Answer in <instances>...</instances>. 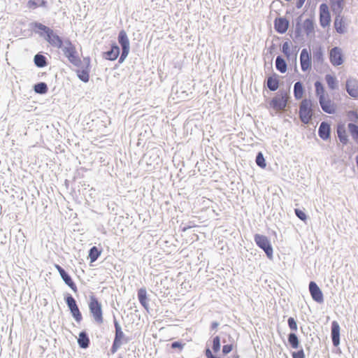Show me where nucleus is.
Wrapping results in <instances>:
<instances>
[{
  "instance_id": "nucleus-6",
  "label": "nucleus",
  "mask_w": 358,
  "mask_h": 358,
  "mask_svg": "<svg viewBox=\"0 0 358 358\" xmlns=\"http://www.w3.org/2000/svg\"><path fill=\"white\" fill-rule=\"evenodd\" d=\"M255 241L256 244L265 252L268 258L272 257L273 248L270 244L269 240L266 236L260 234H256L255 236Z\"/></svg>"
},
{
  "instance_id": "nucleus-41",
  "label": "nucleus",
  "mask_w": 358,
  "mask_h": 358,
  "mask_svg": "<svg viewBox=\"0 0 358 358\" xmlns=\"http://www.w3.org/2000/svg\"><path fill=\"white\" fill-rule=\"evenodd\" d=\"M347 117L351 123H357L358 122V113L356 111L350 110L348 111L346 114Z\"/></svg>"
},
{
  "instance_id": "nucleus-19",
  "label": "nucleus",
  "mask_w": 358,
  "mask_h": 358,
  "mask_svg": "<svg viewBox=\"0 0 358 358\" xmlns=\"http://www.w3.org/2000/svg\"><path fill=\"white\" fill-rule=\"evenodd\" d=\"M119 55L120 48L116 43H113L110 50L103 53V57L108 60L114 61L118 57Z\"/></svg>"
},
{
  "instance_id": "nucleus-24",
  "label": "nucleus",
  "mask_w": 358,
  "mask_h": 358,
  "mask_svg": "<svg viewBox=\"0 0 358 358\" xmlns=\"http://www.w3.org/2000/svg\"><path fill=\"white\" fill-rule=\"evenodd\" d=\"M90 62H87V66L85 69L77 70V76L83 82L87 83L90 79Z\"/></svg>"
},
{
  "instance_id": "nucleus-20",
  "label": "nucleus",
  "mask_w": 358,
  "mask_h": 358,
  "mask_svg": "<svg viewBox=\"0 0 358 358\" xmlns=\"http://www.w3.org/2000/svg\"><path fill=\"white\" fill-rule=\"evenodd\" d=\"M330 7L333 13L341 14L345 4L344 0H329Z\"/></svg>"
},
{
  "instance_id": "nucleus-10",
  "label": "nucleus",
  "mask_w": 358,
  "mask_h": 358,
  "mask_svg": "<svg viewBox=\"0 0 358 358\" xmlns=\"http://www.w3.org/2000/svg\"><path fill=\"white\" fill-rule=\"evenodd\" d=\"M300 63L303 71H307L311 69V55L306 48L303 49L301 52Z\"/></svg>"
},
{
  "instance_id": "nucleus-8",
  "label": "nucleus",
  "mask_w": 358,
  "mask_h": 358,
  "mask_svg": "<svg viewBox=\"0 0 358 358\" xmlns=\"http://www.w3.org/2000/svg\"><path fill=\"white\" fill-rule=\"evenodd\" d=\"M320 23L322 27L329 26L331 22V15L329 6L327 3H322L320 6Z\"/></svg>"
},
{
  "instance_id": "nucleus-9",
  "label": "nucleus",
  "mask_w": 358,
  "mask_h": 358,
  "mask_svg": "<svg viewBox=\"0 0 358 358\" xmlns=\"http://www.w3.org/2000/svg\"><path fill=\"white\" fill-rule=\"evenodd\" d=\"M329 60L333 66H340L343 63V55L340 48H333L329 52Z\"/></svg>"
},
{
  "instance_id": "nucleus-46",
  "label": "nucleus",
  "mask_w": 358,
  "mask_h": 358,
  "mask_svg": "<svg viewBox=\"0 0 358 358\" xmlns=\"http://www.w3.org/2000/svg\"><path fill=\"white\" fill-rule=\"evenodd\" d=\"M185 345V343H182L181 342L175 341L171 343V348L172 349H177L178 350V352H180L183 350Z\"/></svg>"
},
{
  "instance_id": "nucleus-43",
  "label": "nucleus",
  "mask_w": 358,
  "mask_h": 358,
  "mask_svg": "<svg viewBox=\"0 0 358 358\" xmlns=\"http://www.w3.org/2000/svg\"><path fill=\"white\" fill-rule=\"evenodd\" d=\"M313 58L315 60H316L317 62H321L323 60V52L321 48H318L314 52H313Z\"/></svg>"
},
{
  "instance_id": "nucleus-45",
  "label": "nucleus",
  "mask_w": 358,
  "mask_h": 358,
  "mask_svg": "<svg viewBox=\"0 0 358 358\" xmlns=\"http://www.w3.org/2000/svg\"><path fill=\"white\" fill-rule=\"evenodd\" d=\"M234 348L235 345L234 343L224 345L222 347V354L224 355L229 354L234 350Z\"/></svg>"
},
{
  "instance_id": "nucleus-52",
  "label": "nucleus",
  "mask_w": 358,
  "mask_h": 358,
  "mask_svg": "<svg viewBox=\"0 0 358 358\" xmlns=\"http://www.w3.org/2000/svg\"><path fill=\"white\" fill-rule=\"evenodd\" d=\"M304 1H305V0H299L298 3H297V7L298 8L301 7V6L303 4Z\"/></svg>"
},
{
  "instance_id": "nucleus-32",
  "label": "nucleus",
  "mask_w": 358,
  "mask_h": 358,
  "mask_svg": "<svg viewBox=\"0 0 358 358\" xmlns=\"http://www.w3.org/2000/svg\"><path fill=\"white\" fill-rule=\"evenodd\" d=\"M303 29L307 35L314 32V22L313 19H306L303 22Z\"/></svg>"
},
{
  "instance_id": "nucleus-30",
  "label": "nucleus",
  "mask_w": 358,
  "mask_h": 358,
  "mask_svg": "<svg viewBox=\"0 0 358 358\" xmlns=\"http://www.w3.org/2000/svg\"><path fill=\"white\" fill-rule=\"evenodd\" d=\"M78 343L79 346L82 348H88L90 345V339L85 332L82 331L79 334Z\"/></svg>"
},
{
  "instance_id": "nucleus-3",
  "label": "nucleus",
  "mask_w": 358,
  "mask_h": 358,
  "mask_svg": "<svg viewBox=\"0 0 358 358\" xmlns=\"http://www.w3.org/2000/svg\"><path fill=\"white\" fill-rule=\"evenodd\" d=\"M313 103L309 99H304L299 105V115L301 121L304 124H308L313 115Z\"/></svg>"
},
{
  "instance_id": "nucleus-18",
  "label": "nucleus",
  "mask_w": 358,
  "mask_h": 358,
  "mask_svg": "<svg viewBox=\"0 0 358 358\" xmlns=\"http://www.w3.org/2000/svg\"><path fill=\"white\" fill-rule=\"evenodd\" d=\"M331 337L334 345L338 346L340 343V327L336 321L331 324Z\"/></svg>"
},
{
  "instance_id": "nucleus-26",
  "label": "nucleus",
  "mask_w": 358,
  "mask_h": 358,
  "mask_svg": "<svg viewBox=\"0 0 358 358\" xmlns=\"http://www.w3.org/2000/svg\"><path fill=\"white\" fill-rule=\"evenodd\" d=\"M267 87L271 91H275L279 87V80L275 74L267 78Z\"/></svg>"
},
{
  "instance_id": "nucleus-39",
  "label": "nucleus",
  "mask_w": 358,
  "mask_h": 358,
  "mask_svg": "<svg viewBox=\"0 0 358 358\" xmlns=\"http://www.w3.org/2000/svg\"><path fill=\"white\" fill-rule=\"evenodd\" d=\"M212 349L215 353H217L220 350V337L219 336H215L213 338L212 341Z\"/></svg>"
},
{
  "instance_id": "nucleus-1",
  "label": "nucleus",
  "mask_w": 358,
  "mask_h": 358,
  "mask_svg": "<svg viewBox=\"0 0 358 358\" xmlns=\"http://www.w3.org/2000/svg\"><path fill=\"white\" fill-rule=\"evenodd\" d=\"M289 99V93L282 91L275 94L268 103V108L272 109L275 113L285 110Z\"/></svg>"
},
{
  "instance_id": "nucleus-34",
  "label": "nucleus",
  "mask_w": 358,
  "mask_h": 358,
  "mask_svg": "<svg viewBox=\"0 0 358 358\" xmlns=\"http://www.w3.org/2000/svg\"><path fill=\"white\" fill-rule=\"evenodd\" d=\"M348 127L353 140L358 143V126L349 123Z\"/></svg>"
},
{
  "instance_id": "nucleus-14",
  "label": "nucleus",
  "mask_w": 358,
  "mask_h": 358,
  "mask_svg": "<svg viewBox=\"0 0 358 358\" xmlns=\"http://www.w3.org/2000/svg\"><path fill=\"white\" fill-rule=\"evenodd\" d=\"M320 104L322 109L327 113L333 114L336 112V106L334 102L331 101L329 96H325L323 99H320Z\"/></svg>"
},
{
  "instance_id": "nucleus-53",
  "label": "nucleus",
  "mask_w": 358,
  "mask_h": 358,
  "mask_svg": "<svg viewBox=\"0 0 358 358\" xmlns=\"http://www.w3.org/2000/svg\"><path fill=\"white\" fill-rule=\"evenodd\" d=\"M233 358H239V356L238 355H236L234 356Z\"/></svg>"
},
{
  "instance_id": "nucleus-49",
  "label": "nucleus",
  "mask_w": 358,
  "mask_h": 358,
  "mask_svg": "<svg viewBox=\"0 0 358 358\" xmlns=\"http://www.w3.org/2000/svg\"><path fill=\"white\" fill-rule=\"evenodd\" d=\"M36 27L39 29V30H41L45 32V35L51 30L50 28H49L48 27H46L45 25L44 24H38L36 25Z\"/></svg>"
},
{
  "instance_id": "nucleus-11",
  "label": "nucleus",
  "mask_w": 358,
  "mask_h": 358,
  "mask_svg": "<svg viewBox=\"0 0 358 358\" xmlns=\"http://www.w3.org/2000/svg\"><path fill=\"white\" fill-rule=\"evenodd\" d=\"M45 38L51 46L57 48H62L64 42L62 38L55 33L52 29L46 34Z\"/></svg>"
},
{
  "instance_id": "nucleus-33",
  "label": "nucleus",
  "mask_w": 358,
  "mask_h": 358,
  "mask_svg": "<svg viewBox=\"0 0 358 358\" xmlns=\"http://www.w3.org/2000/svg\"><path fill=\"white\" fill-rule=\"evenodd\" d=\"M101 254V250H99L96 246H93L89 252V258L90 262H95Z\"/></svg>"
},
{
  "instance_id": "nucleus-21",
  "label": "nucleus",
  "mask_w": 358,
  "mask_h": 358,
  "mask_svg": "<svg viewBox=\"0 0 358 358\" xmlns=\"http://www.w3.org/2000/svg\"><path fill=\"white\" fill-rule=\"evenodd\" d=\"M319 136L323 140H327L330 135V126L327 122H322L319 128Z\"/></svg>"
},
{
  "instance_id": "nucleus-54",
  "label": "nucleus",
  "mask_w": 358,
  "mask_h": 358,
  "mask_svg": "<svg viewBox=\"0 0 358 358\" xmlns=\"http://www.w3.org/2000/svg\"><path fill=\"white\" fill-rule=\"evenodd\" d=\"M120 358H122V357H120Z\"/></svg>"
},
{
  "instance_id": "nucleus-25",
  "label": "nucleus",
  "mask_w": 358,
  "mask_h": 358,
  "mask_svg": "<svg viewBox=\"0 0 358 358\" xmlns=\"http://www.w3.org/2000/svg\"><path fill=\"white\" fill-rule=\"evenodd\" d=\"M337 134L340 141L343 144H346L348 141V138L344 124H341L338 125Z\"/></svg>"
},
{
  "instance_id": "nucleus-31",
  "label": "nucleus",
  "mask_w": 358,
  "mask_h": 358,
  "mask_svg": "<svg viewBox=\"0 0 358 358\" xmlns=\"http://www.w3.org/2000/svg\"><path fill=\"white\" fill-rule=\"evenodd\" d=\"M275 67L276 69L282 73L287 71V66L285 60L280 56L277 57L275 59Z\"/></svg>"
},
{
  "instance_id": "nucleus-28",
  "label": "nucleus",
  "mask_w": 358,
  "mask_h": 358,
  "mask_svg": "<svg viewBox=\"0 0 358 358\" xmlns=\"http://www.w3.org/2000/svg\"><path fill=\"white\" fill-rule=\"evenodd\" d=\"M315 94L318 97V99H323L328 94L325 92V89L320 81H316L315 83Z\"/></svg>"
},
{
  "instance_id": "nucleus-50",
  "label": "nucleus",
  "mask_w": 358,
  "mask_h": 358,
  "mask_svg": "<svg viewBox=\"0 0 358 358\" xmlns=\"http://www.w3.org/2000/svg\"><path fill=\"white\" fill-rule=\"evenodd\" d=\"M293 358H305V355L303 350L292 353Z\"/></svg>"
},
{
  "instance_id": "nucleus-37",
  "label": "nucleus",
  "mask_w": 358,
  "mask_h": 358,
  "mask_svg": "<svg viewBox=\"0 0 358 358\" xmlns=\"http://www.w3.org/2000/svg\"><path fill=\"white\" fill-rule=\"evenodd\" d=\"M70 311L75 320L78 323H80L83 320V316L78 306H77L76 307L71 308Z\"/></svg>"
},
{
  "instance_id": "nucleus-40",
  "label": "nucleus",
  "mask_w": 358,
  "mask_h": 358,
  "mask_svg": "<svg viewBox=\"0 0 358 358\" xmlns=\"http://www.w3.org/2000/svg\"><path fill=\"white\" fill-rule=\"evenodd\" d=\"M34 90L38 94H45L48 92V87L45 83H40L34 86Z\"/></svg>"
},
{
  "instance_id": "nucleus-36",
  "label": "nucleus",
  "mask_w": 358,
  "mask_h": 358,
  "mask_svg": "<svg viewBox=\"0 0 358 358\" xmlns=\"http://www.w3.org/2000/svg\"><path fill=\"white\" fill-rule=\"evenodd\" d=\"M325 80L327 83V85L328 87L331 89V90H334L337 87V80H336V78L335 77H334L333 76L331 75H326L325 76Z\"/></svg>"
},
{
  "instance_id": "nucleus-12",
  "label": "nucleus",
  "mask_w": 358,
  "mask_h": 358,
  "mask_svg": "<svg viewBox=\"0 0 358 358\" xmlns=\"http://www.w3.org/2000/svg\"><path fill=\"white\" fill-rule=\"evenodd\" d=\"M55 267L59 273L64 282L74 292H77L78 288L71 276L59 265L55 264Z\"/></svg>"
},
{
  "instance_id": "nucleus-13",
  "label": "nucleus",
  "mask_w": 358,
  "mask_h": 358,
  "mask_svg": "<svg viewBox=\"0 0 358 358\" xmlns=\"http://www.w3.org/2000/svg\"><path fill=\"white\" fill-rule=\"evenodd\" d=\"M309 291L313 299L318 303L323 302V294L317 285L311 281L309 284Z\"/></svg>"
},
{
  "instance_id": "nucleus-23",
  "label": "nucleus",
  "mask_w": 358,
  "mask_h": 358,
  "mask_svg": "<svg viewBox=\"0 0 358 358\" xmlns=\"http://www.w3.org/2000/svg\"><path fill=\"white\" fill-rule=\"evenodd\" d=\"M334 27L339 34H343L346 30L345 22L340 14H338V16L335 18Z\"/></svg>"
},
{
  "instance_id": "nucleus-35",
  "label": "nucleus",
  "mask_w": 358,
  "mask_h": 358,
  "mask_svg": "<svg viewBox=\"0 0 358 358\" xmlns=\"http://www.w3.org/2000/svg\"><path fill=\"white\" fill-rule=\"evenodd\" d=\"M34 63L38 67H44L47 65L46 58L42 55L37 54L34 57Z\"/></svg>"
},
{
  "instance_id": "nucleus-2",
  "label": "nucleus",
  "mask_w": 358,
  "mask_h": 358,
  "mask_svg": "<svg viewBox=\"0 0 358 358\" xmlns=\"http://www.w3.org/2000/svg\"><path fill=\"white\" fill-rule=\"evenodd\" d=\"M89 310L93 317L94 322L98 324H101L103 322V315L102 310V305L98 299L94 295L90 296V301L88 303Z\"/></svg>"
},
{
  "instance_id": "nucleus-38",
  "label": "nucleus",
  "mask_w": 358,
  "mask_h": 358,
  "mask_svg": "<svg viewBox=\"0 0 358 358\" xmlns=\"http://www.w3.org/2000/svg\"><path fill=\"white\" fill-rule=\"evenodd\" d=\"M288 342L293 348L299 347V339L295 334H289L288 336Z\"/></svg>"
},
{
  "instance_id": "nucleus-15",
  "label": "nucleus",
  "mask_w": 358,
  "mask_h": 358,
  "mask_svg": "<svg viewBox=\"0 0 358 358\" xmlns=\"http://www.w3.org/2000/svg\"><path fill=\"white\" fill-rule=\"evenodd\" d=\"M346 90L352 97H358V80L354 78L348 80L346 83Z\"/></svg>"
},
{
  "instance_id": "nucleus-47",
  "label": "nucleus",
  "mask_w": 358,
  "mask_h": 358,
  "mask_svg": "<svg viewBox=\"0 0 358 358\" xmlns=\"http://www.w3.org/2000/svg\"><path fill=\"white\" fill-rule=\"evenodd\" d=\"M288 325L290 329L292 331H297V324L294 319L293 317H289L288 319Z\"/></svg>"
},
{
  "instance_id": "nucleus-4",
  "label": "nucleus",
  "mask_w": 358,
  "mask_h": 358,
  "mask_svg": "<svg viewBox=\"0 0 358 358\" xmlns=\"http://www.w3.org/2000/svg\"><path fill=\"white\" fill-rule=\"evenodd\" d=\"M62 51L69 61L74 65H78L80 59L78 55L76 46L70 40L64 41L62 45Z\"/></svg>"
},
{
  "instance_id": "nucleus-7",
  "label": "nucleus",
  "mask_w": 358,
  "mask_h": 358,
  "mask_svg": "<svg viewBox=\"0 0 358 358\" xmlns=\"http://www.w3.org/2000/svg\"><path fill=\"white\" fill-rule=\"evenodd\" d=\"M114 326L115 328V335L113 343L111 348L112 353H115L122 344V341L124 337V334L122 330L121 326L116 319L114 320Z\"/></svg>"
},
{
  "instance_id": "nucleus-27",
  "label": "nucleus",
  "mask_w": 358,
  "mask_h": 358,
  "mask_svg": "<svg viewBox=\"0 0 358 358\" xmlns=\"http://www.w3.org/2000/svg\"><path fill=\"white\" fill-rule=\"evenodd\" d=\"M304 94V87L301 82H296L294 85V96L296 100L302 99Z\"/></svg>"
},
{
  "instance_id": "nucleus-51",
  "label": "nucleus",
  "mask_w": 358,
  "mask_h": 358,
  "mask_svg": "<svg viewBox=\"0 0 358 358\" xmlns=\"http://www.w3.org/2000/svg\"><path fill=\"white\" fill-rule=\"evenodd\" d=\"M219 326V323L217 322H213L211 323L210 327L212 329H216Z\"/></svg>"
},
{
  "instance_id": "nucleus-5",
  "label": "nucleus",
  "mask_w": 358,
  "mask_h": 358,
  "mask_svg": "<svg viewBox=\"0 0 358 358\" xmlns=\"http://www.w3.org/2000/svg\"><path fill=\"white\" fill-rule=\"evenodd\" d=\"M118 43L122 47V54L119 59V62L122 63L128 56L130 50L129 40L124 30H121L118 34Z\"/></svg>"
},
{
  "instance_id": "nucleus-42",
  "label": "nucleus",
  "mask_w": 358,
  "mask_h": 358,
  "mask_svg": "<svg viewBox=\"0 0 358 358\" xmlns=\"http://www.w3.org/2000/svg\"><path fill=\"white\" fill-rule=\"evenodd\" d=\"M256 163L257 164L260 166L261 168H265L266 166V164L265 162L264 157L263 156V154L262 152H259L256 157Z\"/></svg>"
},
{
  "instance_id": "nucleus-48",
  "label": "nucleus",
  "mask_w": 358,
  "mask_h": 358,
  "mask_svg": "<svg viewBox=\"0 0 358 358\" xmlns=\"http://www.w3.org/2000/svg\"><path fill=\"white\" fill-rule=\"evenodd\" d=\"M296 215L301 220L306 221L307 219L306 214L300 209H295Z\"/></svg>"
},
{
  "instance_id": "nucleus-44",
  "label": "nucleus",
  "mask_w": 358,
  "mask_h": 358,
  "mask_svg": "<svg viewBox=\"0 0 358 358\" xmlns=\"http://www.w3.org/2000/svg\"><path fill=\"white\" fill-rule=\"evenodd\" d=\"M65 301H66V303L69 310H71V308H73L78 306L76 300L71 295L67 296L65 299Z\"/></svg>"
},
{
  "instance_id": "nucleus-17",
  "label": "nucleus",
  "mask_w": 358,
  "mask_h": 358,
  "mask_svg": "<svg viewBox=\"0 0 358 358\" xmlns=\"http://www.w3.org/2000/svg\"><path fill=\"white\" fill-rule=\"evenodd\" d=\"M282 52L287 59L291 58L294 59V60L296 59L297 52L293 50L292 45L290 42L286 41L282 44Z\"/></svg>"
},
{
  "instance_id": "nucleus-29",
  "label": "nucleus",
  "mask_w": 358,
  "mask_h": 358,
  "mask_svg": "<svg viewBox=\"0 0 358 358\" xmlns=\"http://www.w3.org/2000/svg\"><path fill=\"white\" fill-rule=\"evenodd\" d=\"M46 4L45 0H29L27 6L30 10H34L38 7H45Z\"/></svg>"
},
{
  "instance_id": "nucleus-22",
  "label": "nucleus",
  "mask_w": 358,
  "mask_h": 358,
  "mask_svg": "<svg viewBox=\"0 0 358 358\" xmlns=\"http://www.w3.org/2000/svg\"><path fill=\"white\" fill-rule=\"evenodd\" d=\"M138 299L141 306L146 310L148 309L147 291L145 288H141L138 290Z\"/></svg>"
},
{
  "instance_id": "nucleus-16",
  "label": "nucleus",
  "mask_w": 358,
  "mask_h": 358,
  "mask_svg": "<svg viewBox=\"0 0 358 358\" xmlns=\"http://www.w3.org/2000/svg\"><path fill=\"white\" fill-rule=\"evenodd\" d=\"M274 25L277 32L284 34L288 29L289 22L284 17H278L275 20Z\"/></svg>"
}]
</instances>
